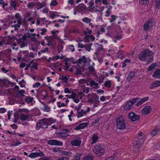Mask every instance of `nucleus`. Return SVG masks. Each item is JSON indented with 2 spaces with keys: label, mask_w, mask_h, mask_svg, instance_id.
Here are the masks:
<instances>
[{
  "label": "nucleus",
  "mask_w": 160,
  "mask_h": 160,
  "mask_svg": "<svg viewBox=\"0 0 160 160\" xmlns=\"http://www.w3.org/2000/svg\"><path fill=\"white\" fill-rule=\"evenodd\" d=\"M149 99L148 97H144L142 98L136 104L137 106H139L145 102L147 101Z\"/></svg>",
  "instance_id": "obj_19"
},
{
  "label": "nucleus",
  "mask_w": 160,
  "mask_h": 160,
  "mask_svg": "<svg viewBox=\"0 0 160 160\" xmlns=\"http://www.w3.org/2000/svg\"><path fill=\"white\" fill-rule=\"evenodd\" d=\"M81 73V71L78 68H77L75 72V74L76 75L80 74Z\"/></svg>",
  "instance_id": "obj_59"
},
{
  "label": "nucleus",
  "mask_w": 160,
  "mask_h": 160,
  "mask_svg": "<svg viewBox=\"0 0 160 160\" xmlns=\"http://www.w3.org/2000/svg\"><path fill=\"white\" fill-rule=\"evenodd\" d=\"M152 77L155 78H160V69L156 70L152 75Z\"/></svg>",
  "instance_id": "obj_21"
},
{
  "label": "nucleus",
  "mask_w": 160,
  "mask_h": 160,
  "mask_svg": "<svg viewBox=\"0 0 160 160\" xmlns=\"http://www.w3.org/2000/svg\"><path fill=\"white\" fill-rule=\"evenodd\" d=\"M103 57V55L102 54H101V55H98V56H97V58L99 62H102Z\"/></svg>",
  "instance_id": "obj_35"
},
{
  "label": "nucleus",
  "mask_w": 160,
  "mask_h": 160,
  "mask_svg": "<svg viewBox=\"0 0 160 160\" xmlns=\"http://www.w3.org/2000/svg\"><path fill=\"white\" fill-rule=\"evenodd\" d=\"M18 24H16L14 25L13 27H18L19 28L20 27V25L22 24L21 20L20 19H19L18 21Z\"/></svg>",
  "instance_id": "obj_44"
},
{
  "label": "nucleus",
  "mask_w": 160,
  "mask_h": 160,
  "mask_svg": "<svg viewBox=\"0 0 160 160\" xmlns=\"http://www.w3.org/2000/svg\"><path fill=\"white\" fill-rule=\"evenodd\" d=\"M97 47V51L95 53L97 56H98V55H101V54H103V53L104 52V49L103 48V46L101 45H99L98 43L96 44Z\"/></svg>",
  "instance_id": "obj_11"
},
{
  "label": "nucleus",
  "mask_w": 160,
  "mask_h": 160,
  "mask_svg": "<svg viewBox=\"0 0 160 160\" xmlns=\"http://www.w3.org/2000/svg\"><path fill=\"white\" fill-rule=\"evenodd\" d=\"M151 53L148 49H145L143 51L141 52L139 56V58L140 60L142 61H145L149 57V56Z\"/></svg>",
  "instance_id": "obj_5"
},
{
  "label": "nucleus",
  "mask_w": 160,
  "mask_h": 160,
  "mask_svg": "<svg viewBox=\"0 0 160 160\" xmlns=\"http://www.w3.org/2000/svg\"><path fill=\"white\" fill-rule=\"evenodd\" d=\"M132 106V104L131 103L128 102L126 104L124 107V108L125 110H128L131 108Z\"/></svg>",
  "instance_id": "obj_23"
},
{
  "label": "nucleus",
  "mask_w": 160,
  "mask_h": 160,
  "mask_svg": "<svg viewBox=\"0 0 160 160\" xmlns=\"http://www.w3.org/2000/svg\"><path fill=\"white\" fill-rule=\"evenodd\" d=\"M42 32L41 33V34L43 35L45 34V33L47 31V30L45 28H43L41 29Z\"/></svg>",
  "instance_id": "obj_51"
},
{
  "label": "nucleus",
  "mask_w": 160,
  "mask_h": 160,
  "mask_svg": "<svg viewBox=\"0 0 160 160\" xmlns=\"http://www.w3.org/2000/svg\"><path fill=\"white\" fill-rule=\"evenodd\" d=\"M14 122L15 123H16L18 119V115L17 113H15L14 114Z\"/></svg>",
  "instance_id": "obj_40"
},
{
  "label": "nucleus",
  "mask_w": 160,
  "mask_h": 160,
  "mask_svg": "<svg viewBox=\"0 0 160 160\" xmlns=\"http://www.w3.org/2000/svg\"><path fill=\"white\" fill-rule=\"evenodd\" d=\"M144 136L142 132L139 133L133 143V150L135 152H137L141 148L144 142Z\"/></svg>",
  "instance_id": "obj_1"
},
{
  "label": "nucleus",
  "mask_w": 160,
  "mask_h": 160,
  "mask_svg": "<svg viewBox=\"0 0 160 160\" xmlns=\"http://www.w3.org/2000/svg\"><path fill=\"white\" fill-rule=\"evenodd\" d=\"M59 58V55L56 56L52 57V60L54 61L58 60Z\"/></svg>",
  "instance_id": "obj_54"
},
{
  "label": "nucleus",
  "mask_w": 160,
  "mask_h": 160,
  "mask_svg": "<svg viewBox=\"0 0 160 160\" xmlns=\"http://www.w3.org/2000/svg\"><path fill=\"white\" fill-rule=\"evenodd\" d=\"M73 100L75 102L77 103H78L80 101L79 99L78 98H77L76 97L74 98L73 99Z\"/></svg>",
  "instance_id": "obj_60"
},
{
  "label": "nucleus",
  "mask_w": 160,
  "mask_h": 160,
  "mask_svg": "<svg viewBox=\"0 0 160 160\" xmlns=\"http://www.w3.org/2000/svg\"><path fill=\"white\" fill-rule=\"evenodd\" d=\"M64 92L65 93H71V91L69 90L68 88H65L64 91Z\"/></svg>",
  "instance_id": "obj_55"
},
{
  "label": "nucleus",
  "mask_w": 160,
  "mask_h": 160,
  "mask_svg": "<svg viewBox=\"0 0 160 160\" xmlns=\"http://www.w3.org/2000/svg\"><path fill=\"white\" fill-rule=\"evenodd\" d=\"M38 64L36 63H34L33 65L32 66V68H35L36 69H38Z\"/></svg>",
  "instance_id": "obj_64"
},
{
  "label": "nucleus",
  "mask_w": 160,
  "mask_h": 160,
  "mask_svg": "<svg viewBox=\"0 0 160 160\" xmlns=\"http://www.w3.org/2000/svg\"><path fill=\"white\" fill-rule=\"evenodd\" d=\"M40 122L37 123L36 129L38 130L40 128H46L48 125H50L52 123L51 119L44 118L40 120Z\"/></svg>",
  "instance_id": "obj_2"
},
{
  "label": "nucleus",
  "mask_w": 160,
  "mask_h": 160,
  "mask_svg": "<svg viewBox=\"0 0 160 160\" xmlns=\"http://www.w3.org/2000/svg\"><path fill=\"white\" fill-rule=\"evenodd\" d=\"M43 155V153L41 152H35L30 153L29 155V157L31 158H33L39 156H42Z\"/></svg>",
  "instance_id": "obj_16"
},
{
  "label": "nucleus",
  "mask_w": 160,
  "mask_h": 160,
  "mask_svg": "<svg viewBox=\"0 0 160 160\" xmlns=\"http://www.w3.org/2000/svg\"><path fill=\"white\" fill-rule=\"evenodd\" d=\"M88 69L89 71L90 72H92L95 71V69L92 66H90V64H88Z\"/></svg>",
  "instance_id": "obj_42"
},
{
  "label": "nucleus",
  "mask_w": 160,
  "mask_h": 160,
  "mask_svg": "<svg viewBox=\"0 0 160 160\" xmlns=\"http://www.w3.org/2000/svg\"><path fill=\"white\" fill-rule=\"evenodd\" d=\"M83 160H92V158L90 156H87L84 158Z\"/></svg>",
  "instance_id": "obj_52"
},
{
  "label": "nucleus",
  "mask_w": 160,
  "mask_h": 160,
  "mask_svg": "<svg viewBox=\"0 0 160 160\" xmlns=\"http://www.w3.org/2000/svg\"><path fill=\"white\" fill-rule=\"evenodd\" d=\"M154 3L155 8L158 9L160 6V0H155Z\"/></svg>",
  "instance_id": "obj_28"
},
{
  "label": "nucleus",
  "mask_w": 160,
  "mask_h": 160,
  "mask_svg": "<svg viewBox=\"0 0 160 160\" xmlns=\"http://www.w3.org/2000/svg\"><path fill=\"white\" fill-rule=\"evenodd\" d=\"M81 142L80 138H76L72 140L71 142V144L73 146L79 147L81 144Z\"/></svg>",
  "instance_id": "obj_9"
},
{
  "label": "nucleus",
  "mask_w": 160,
  "mask_h": 160,
  "mask_svg": "<svg viewBox=\"0 0 160 160\" xmlns=\"http://www.w3.org/2000/svg\"><path fill=\"white\" fill-rule=\"evenodd\" d=\"M111 18L110 19V22H112L116 19V18H117L118 17L115 16L114 15H112L111 16Z\"/></svg>",
  "instance_id": "obj_47"
},
{
  "label": "nucleus",
  "mask_w": 160,
  "mask_h": 160,
  "mask_svg": "<svg viewBox=\"0 0 160 160\" xmlns=\"http://www.w3.org/2000/svg\"><path fill=\"white\" fill-rule=\"evenodd\" d=\"M157 83L156 82V81L153 82H152L149 87V88L150 89H153L156 87H158Z\"/></svg>",
  "instance_id": "obj_29"
},
{
  "label": "nucleus",
  "mask_w": 160,
  "mask_h": 160,
  "mask_svg": "<svg viewBox=\"0 0 160 160\" xmlns=\"http://www.w3.org/2000/svg\"><path fill=\"white\" fill-rule=\"evenodd\" d=\"M152 111V109L150 106H145L142 109V112L143 115H147L149 113Z\"/></svg>",
  "instance_id": "obj_15"
},
{
  "label": "nucleus",
  "mask_w": 160,
  "mask_h": 160,
  "mask_svg": "<svg viewBox=\"0 0 160 160\" xmlns=\"http://www.w3.org/2000/svg\"><path fill=\"white\" fill-rule=\"evenodd\" d=\"M52 34H53L52 37L55 39H56L58 38L57 34L56 33V32L52 31Z\"/></svg>",
  "instance_id": "obj_48"
},
{
  "label": "nucleus",
  "mask_w": 160,
  "mask_h": 160,
  "mask_svg": "<svg viewBox=\"0 0 160 160\" xmlns=\"http://www.w3.org/2000/svg\"><path fill=\"white\" fill-rule=\"evenodd\" d=\"M58 4V2L56 0H52L50 3V5L51 6H54L57 5Z\"/></svg>",
  "instance_id": "obj_38"
},
{
  "label": "nucleus",
  "mask_w": 160,
  "mask_h": 160,
  "mask_svg": "<svg viewBox=\"0 0 160 160\" xmlns=\"http://www.w3.org/2000/svg\"><path fill=\"white\" fill-rule=\"evenodd\" d=\"M41 94L42 95L44 98H46L48 96L47 92L46 90L42 91L41 92Z\"/></svg>",
  "instance_id": "obj_41"
},
{
  "label": "nucleus",
  "mask_w": 160,
  "mask_h": 160,
  "mask_svg": "<svg viewBox=\"0 0 160 160\" xmlns=\"http://www.w3.org/2000/svg\"><path fill=\"white\" fill-rule=\"evenodd\" d=\"M156 63L152 64L148 68V71L150 72L153 70L156 66Z\"/></svg>",
  "instance_id": "obj_30"
},
{
  "label": "nucleus",
  "mask_w": 160,
  "mask_h": 160,
  "mask_svg": "<svg viewBox=\"0 0 160 160\" xmlns=\"http://www.w3.org/2000/svg\"><path fill=\"white\" fill-rule=\"evenodd\" d=\"M116 126L118 129L119 130H123L126 127V123L124 117L119 116L116 119Z\"/></svg>",
  "instance_id": "obj_3"
},
{
  "label": "nucleus",
  "mask_w": 160,
  "mask_h": 160,
  "mask_svg": "<svg viewBox=\"0 0 160 160\" xmlns=\"http://www.w3.org/2000/svg\"><path fill=\"white\" fill-rule=\"evenodd\" d=\"M26 65V63L24 62H22L20 64V67L21 68H22L25 67Z\"/></svg>",
  "instance_id": "obj_62"
},
{
  "label": "nucleus",
  "mask_w": 160,
  "mask_h": 160,
  "mask_svg": "<svg viewBox=\"0 0 160 160\" xmlns=\"http://www.w3.org/2000/svg\"><path fill=\"white\" fill-rule=\"evenodd\" d=\"M68 78L66 77H62V80L65 82H67Z\"/></svg>",
  "instance_id": "obj_63"
},
{
  "label": "nucleus",
  "mask_w": 160,
  "mask_h": 160,
  "mask_svg": "<svg viewBox=\"0 0 160 160\" xmlns=\"http://www.w3.org/2000/svg\"><path fill=\"white\" fill-rule=\"evenodd\" d=\"M135 74L134 72H130L129 75L128 76L127 79L128 81H130L132 79L135 77Z\"/></svg>",
  "instance_id": "obj_25"
},
{
  "label": "nucleus",
  "mask_w": 160,
  "mask_h": 160,
  "mask_svg": "<svg viewBox=\"0 0 160 160\" xmlns=\"http://www.w3.org/2000/svg\"><path fill=\"white\" fill-rule=\"evenodd\" d=\"M57 160H68L66 157H62L58 158Z\"/></svg>",
  "instance_id": "obj_58"
},
{
  "label": "nucleus",
  "mask_w": 160,
  "mask_h": 160,
  "mask_svg": "<svg viewBox=\"0 0 160 160\" xmlns=\"http://www.w3.org/2000/svg\"><path fill=\"white\" fill-rule=\"evenodd\" d=\"M45 3H41L40 2H38L37 3V6H38L37 9H40L45 6Z\"/></svg>",
  "instance_id": "obj_31"
},
{
  "label": "nucleus",
  "mask_w": 160,
  "mask_h": 160,
  "mask_svg": "<svg viewBox=\"0 0 160 160\" xmlns=\"http://www.w3.org/2000/svg\"><path fill=\"white\" fill-rule=\"evenodd\" d=\"M94 6V2L93 0H91L89 2V8L90 9H93L92 8Z\"/></svg>",
  "instance_id": "obj_32"
},
{
  "label": "nucleus",
  "mask_w": 160,
  "mask_h": 160,
  "mask_svg": "<svg viewBox=\"0 0 160 160\" xmlns=\"http://www.w3.org/2000/svg\"><path fill=\"white\" fill-rule=\"evenodd\" d=\"M98 136L95 134H94L91 137V139L92 140V142H91V144H93L98 142Z\"/></svg>",
  "instance_id": "obj_20"
},
{
  "label": "nucleus",
  "mask_w": 160,
  "mask_h": 160,
  "mask_svg": "<svg viewBox=\"0 0 160 160\" xmlns=\"http://www.w3.org/2000/svg\"><path fill=\"white\" fill-rule=\"evenodd\" d=\"M44 108L43 109L44 111L45 112H49L50 110L49 108L46 104H44Z\"/></svg>",
  "instance_id": "obj_39"
},
{
  "label": "nucleus",
  "mask_w": 160,
  "mask_h": 160,
  "mask_svg": "<svg viewBox=\"0 0 160 160\" xmlns=\"http://www.w3.org/2000/svg\"><path fill=\"white\" fill-rule=\"evenodd\" d=\"M111 86V82L110 81H106L105 82L104 86L108 88H110Z\"/></svg>",
  "instance_id": "obj_34"
},
{
  "label": "nucleus",
  "mask_w": 160,
  "mask_h": 160,
  "mask_svg": "<svg viewBox=\"0 0 160 160\" xmlns=\"http://www.w3.org/2000/svg\"><path fill=\"white\" fill-rule=\"evenodd\" d=\"M89 38L88 35H86L85 37L84 38V42H89V40H88V38Z\"/></svg>",
  "instance_id": "obj_50"
},
{
  "label": "nucleus",
  "mask_w": 160,
  "mask_h": 160,
  "mask_svg": "<svg viewBox=\"0 0 160 160\" xmlns=\"http://www.w3.org/2000/svg\"><path fill=\"white\" fill-rule=\"evenodd\" d=\"M45 38L48 42H52L54 41L55 39L52 36H45Z\"/></svg>",
  "instance_id": "obj_26"
},
{
  "label": "nucleus",
  "mask_w": 160,
  "mask_h": 160,
  "mask_svg": "<svg viewBox=\"0 0 160 160\" xmlns=\"http://www.w3.org/2000/svg\"><path fill=\"white\" fill-rule=\"evenodd\" d=\"M91 61V59L89 58L87 59L85 56H83L82 58L78 59L77 62L79 63L84 64L87 63L89 64Z\"/></svg>",
  "instance_id": "obj_13"
},
{
  "label": "nucleus",
  "mask_w": 160,
  "mask_h": 160,
  "mask_svg": "<svg viewBox=\"0 0 160 160\" xmlns=\"http://www.w3.org/2000/svg\"><path fill=\"white\" fill-rule=\"evenodd\" d=\"M41 85V83L38 82H37L33 85V87L38 88Z\"/></svg>",
  "instance_id": "obj_53"
},
{
  "label": "nucleus",
  "mask_w": 160,
  "mask_h": 160,
  "mask_svg": "<svg viewBox=\"0 0 160 160\" xmlns=\"http://www.w3.org/2000/svg\"><path fill=\"white\" fill-rule=\"evenodd\" d=\"M92 43L91 44H86L84 47L86 48L87 50L90 52L91 49V45Z\"/></svg>",
  "instance_id": "obj_36"
},
{
  "label": "nucleus",
  "mask_w": 160,
  "mask_h": 160,
  "mask_svg": "<svg viewBox=\"0 0 160 160\" xmlns=\"http://www.w3.org/2000/svg\"><path fill=\"white\" fill-rule=\"evenodd\" d=\"M25 92V91L24 90H21L18 91V93H21L22 94L21 95L22 96H23L24 95L23 94Z\"/></svg>",
  "instance_id": "obj_57"
},
{
  "label": "nucleus",
  "mask_w": 160,
  "mask_h": 160,
  "mask_svg": "<svg viewBox=\"0 0 160 160\" xmlns=\"http://www.w3.org/2000/svg\"><path fill=\"white\" fill-rule=\"evenodd\" d=\"M90 84L91 87L95 89H98L99 88V86L98 83L93 80H91L89 82Z\"/></svg>",
  "instance_id": "obj_17"
},
{
  "label": "nucleus",
  "mask_w": 160,
  "mask_h": 160,
  "mask_svg": "<svg viewBox=\"0 0 160 160\" xmlns=\"http://www.w3.org/2000/svg\"><path fill=\"white\" fill-rule=\"evenodd\" d=\"M82 21L85 23L88 24L91 21V19L88 17H85L82 19Z\"/></svg>",
  "instance_id": "obj_27"
},
{
  "label": "nucleus",
  "mask_w": 160,
  "mask_h": 160,
  "mask_svg": "<svg viewBox=\"0 0 160 160\" xmlns=\"http://www.w3.org/2000/svg\"><path fill=\"white\" fill-rule=\"evenodd\" d=\"M94 97L95 98L93 99H92L91 100V102H94V107H97L99 105V97L97 95H95Z\"/></svg>",
  "instance_id": "obj_14"
},
{
  "label": "nucleus",
  "mask_w": 160,
  "mask_h": 160,
  "mask_svg": "<svg viewBox=\"0 0 160 160\" xmlns=\"http://www.w3.org/2000/svg\"><path fill=\"white\" fill-rule=\"evenodd\" d=\"M28 115L26 114L25 115L22 113H21L20 116V118L22 121H25L28 119Z\"/></svg>",
  "instance_id": "obj_22"
},
{
  "label": "nucleus",
  "mask_w": 160,
  "mask_h": 160,
  "mask_svg": "<svg viewBox=\"0 0 160 160\" xmlns=\"http://www.w3.org/2000/svg\"><path fill=\"white\" fill-rule=\"evenodd\" d=\"M118 158L116 157H110L106 159V160H117Z\"/></svg>",
  "instance_id": "obj_56"
},
{
  "label": "nucleus",
  "mask_w": 160,
  "mask_h": 160,
  "mask_svg": "<svg viewBox=\"0 0 160 160\" xmlns=\"http://www.w3.org/2000/svg\"><path fill=\"white\" fill-rule=\"evenodd\" d=\"M128 117L130 119L132 122H135L138 120L140 116L138 115H137L133 112H131L128 114Z\"/></svg>",
  "instance_id": "obj_10"
},
{
  "label": "nucleus",
  "mask_w": 160,
  "mask_h": 160,
  "mask_svg": "<svg viewBox=\"0 0 160 160\" xmlns=\"http://www.w3.org/2000/svg\"><path fill=\"white\" fill-rule=\"evenodd\" d=\"M93 152L98 156L102 155L104 153L105 151L102 147L101 145L99 144H97L92 148Z\"/></svg>",
  "instance_id": "obj_4"
},
{
  "label": "nucleus",
  "mask_w": 160,
  "mask_h": 160,
  "mask_svg": "<svg viewBox=\"0 0 160 160\" xmlns=\"http://www.w3.org/2000/svg\"><path fill=\"white\" fill-rule=\"evenodd\" d=\"M81 155L82 154H77L76 156L75 157V159L77 160H80Z\"/></svg>",
  "instance_id": "obj_49"
},
{
  "label": "nucleus",
  "mask_w": 160,
  "mask_h": 160,
  "mask_svg": "<svg viewBox=\"0 0 160 160\" xmlns=\"http://www.w3.org/2000/svg\"><path fill=\"white\" fill-rule=\"evenodd\" d=\"M155 25V22L152 18L147 21L144 23L143 28L144 30H148L151 28Z\"/></svg>",
  "instance_id": "obj_6"
},
{
  "label": "nucleus",
  "mask_w": 160,
  "mask_h": 160,
  "mask_svg": "<svg viewBox=\"0 0 160 160\" xmlns=\"http://www.w3.org/2000/svg\"><path fill=\"white\" fill-rule=\"evenodd\" d=\"M70 130L68 129H64L62 131L58 133V137L64 139L67 138L68 135Z\"/></svg>",
  "instance_id": "obj_8"
},
{
  "label": "nucleus",
  "mask_w": 160,
  "mask_h": 160,
  "mask_svg": "<svg viewBox=\"0 0 160 160\" xmlns=\"http://www.w3.org/2000/svg\"><path fill=\"white\" fill-rule=\"evenodd\" d=\"M138 100V98H134L132 99L129 102H131L132 105L134 103H135L136 102V101Z\"/></svg>",
  "instance_id": "obj_45"
},
{
  "label": "nucleus",
  "mask_w": 160,
  "mask_h": 160,
  "mask_svg": "<svg viewBox=\"0 0 160 160\" xmlns=\"http://www.w3.org/2000/svg\"><path fill=\"white\" fill-rule=\"evenodd\" d=\"M10 4L12 7H16V2L12 0L10 2Z\"/></svg>",
  "instance_id": "obj_46"
},
{
  "label": "nucleus",
  "mask_w": 160,
  "mask_h": 160,
  "mask_svg": "<svg viewBox=\"0 0 160 160\" xmlns=\"http://www.w3.org/2000/svg\"><path fill=\"white\" fill-rule=\"evenodd\" d=\"M72 154L71 152L70 151H63L61 152V154L62 155H69Z\"/></svg>",
  "instance_id": "obj_37"
},
{
  "label": "nucleus",
  "mask_w": 160,
  "mask_h": 160,
  "mask_svg": "<svg viewBox=\"0 0 160 160\" xmlns=\"http://www.w3.org/2000/svg\"><path fill=\"white\" fill-rule=\"evenodd\" d=\"M141 3L144 5H148L149 3V0H141Z\"/></svg>",
  "instance_id": "obj_43"
},
{
  "label": "nucleus",
  "mask_w": 160,
  "mask_h": 160,
  "mask_svg": "<svg viewBox=\"0 0 160 160\" xmlns=\"http://www.w3.org/2000/svg\"><path fill=\"white\" fill-rule=\"evenodd\" d=\"M160 134V130L159 129H156L153 130L150 134L152 136Z\"/></svg>",
  "instance_id": "obj_24"
},
{
  "label": "nucleus",
  "mask_w": 160,
  "mask_h": 160,
  "mask_svg": "<svg viewBox=\"0 0 160 160\" xmlns=\"http://www.w3.org/2000/svg\"><path fill=\"white\" fill-rule=\"evenodd\" d=\"M48 144L52 145L62 146L63 144L62 142L57 140H51L48 142Z\"/></svg>",
  "instance_id": "obj_12"
},
{
  "label": "nucleus",
  "mask_w": 160,
  "mask_h": 160,
  "mask_svg": "<svg viewBox=\"0 0 160 160\" xmlns=\"http://www.w3.org/2000/svg\"><path fill=\"white\" fill-rule=\"evenodd\" d=\"M87 126L88 123H82L75 128V129L76 130H79L84 128L86 127Z\"/></svg>",
  "instance_id": "obj_18"
},
{
  "label": "nucleus",
  "mask_w": 160,
  "mask_h": 160,
  "mask_svg": "<svg viewBox=\"0 0 160 160\" xmlns=\"http://www.w3.org/2000/svg\"><path fill=\"white\" fill-rule=\"evenodd\" d=\"M25 99L28 103H30L32 101L33 98L30 96H27L25 98Z\"/></svg>",
  "instance_id": "obj_33"
},
{
  "label": "nucleus",
  "mask_w": 160,
  "mask_h": 160,
  "mask_svg": "<svg viewBox=\"0 0 160 160\" xmlns=\"http://www.w3.org/2000/svg\"><path fill=\"white\" fill-rule=\"evenodd\" d=\"M81 108V106H79L77 108H76L77 111L78 112V118L82 117L84 115H86L90 111V108L89 107H88L87 110L85 111H84L83 109L80 110V108Z\"/></svg>",
  "instance_id": "obj_7"
},
{
  "label": "nucleus",
  "mask_w": 160,
  "mask_h": 160,
  "mask_svg": "<svg viewBox=\"0 0 160 160\" xmlns=\"http://www.w3.org/2000/svg\"><path fill=\"white\" fill-rule=\"evenodd\" d=\"M70 98H71L73 99L76 96V94L75 93H72L71 95H70Z\"/></svg>",
  "instance_id": "obj_61"
}]
</instances>
